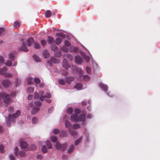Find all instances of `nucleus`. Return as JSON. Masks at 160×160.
<instances>
[{
    "label": "nucleus",
    "instance_id": "f257e3e1",
    "mask_svg": "<svg viewBox=\"0 0 160 160\" xmlns=\"http://www.w3.org/2000/svg\"><path fill=\"white\" fill-rule=\"evenodd\" d=\"M75 114L71 115V119L72 121L74 122H84L85 119L86 114L85 113L81 114L78 116V114L80 113L79 109H76L74 110Z\"/></svg>",
    "mask_w": 160,
    "mask_h": 160
},
{
    "label": "nucleus",
    "instance_id": "f03ea898",
    "mask_svg": "<svg viewBox=\"0 0 160 160\" xmlns=\"http://www.w3.org/2000/svg\"><path fill=\"white\" fill-rule=\"evenodd\" d=\"M20 111L18 110L16 113H14L12 116L8 115V117H5V120L7 125L8 127H10L11 126V122L14 123L15 118H17L20 115Z\"/></svg>",
    "mask_w": 160,
    "mask_h": 160
},
{
    "label": "nucleus",
    "instance_id": "7ed1b4c3",
    "mask_svg": "<svg viewBox=\"0 0 160 160\" xmlns=\"http://www.w3.org/2000/svg\"><path fill=\"white\" fill-rule=\"evenodd\" d=\"M67 144L64 143L62 145L58 142H57L55 145V147L57 150H64L66 149Z\"/></svg>",
    "mask_w": 160,
    "mask_h": 160
},
{
    "label": "nucleus",
    "instance_id": "20e7f679",
    "mask_svg": "<svg viewBox=\"0 0 160 160\" xmlns=\"http://www.w3.org/2000/svg\"><path fill=\"white\" fill-rule=\"evenodd\" d=\"M7 70L8 69L6 67L1 68L0 69V74L4 75L6 77H10L12 75L11 74L7 73Z\"/></svg>",
    "mask_w": 160,
    "mask_h": 160
},
{
    "label": "nucleus",
    "instance_id": "39448f33",
    "mask_svg": "<svg viewBox=\"0 0 160 160\" xmlns=\"http://www.w3.org/2000/svg\"><path fill=\"white\" fill-rule=\"evenodd\" d=\"M19 49L25 52H28V47L27 45V42H23L22 46L19 48Z\"/></svg>",
    "mask_w": 160,
    "mask_h": 160
},
{
    "label": "nucleus",
    "instance_id": "423d86ee",
    "mask_svg": "<svg viewBox=\"0 0 160 160\" xmlns=\"http://www.w3.org/2000/svg\"><path fill=\"white\" fill-rule=\"evenodd\" d=\"M62 66L66 69H68L70 67V66L68 64V61L67 59H64L63 60Z\"/></svg>",
    "mask_w": 160,
    "mask_h": 160
},
{
    "label": "nucleus",
    "instance_id": "0eeeda50",
    "mask_svg": "<svg viewBox=\"0 0 160 160\" xmlns=\"http://www.w3.org/2000/svg\"><path fill=\"white\" fill-rule=\"evenodd\" d=\"M2 84L5 87H8L11 85V82L9 80L6 79L2 81Z\"/></svg>",
    "mask_w": 160,
    "mask_h": 160
},
{
    "label": "nucleus",
    "instance_id": "6e6552de",
    "mask_svg": "<svg viewBox=\"0 0 160 160\" xmlns=\"http://www.w3.org/2000/svg\"><path fill=\"white\" fill-rule=\"evenodd\" d=\"M99 87L105 92H106L107 91L108 88V86L107 85L102 83H101L99 84Z\"/></svg>",
    "mask_w": 160,
    "mask_h": 160
},
{
    "label": "nucleus",
    "instance_id": "1a4fd4ad",
    "mask_svg": "<svg viewBox=\"0 0 160 160\" xmlns=\"http://www.w3.org/2000/svg\"><path fill=\"white\" fill-rule=\"evenodd\" d=\"M81 55L83 57V58L85 59L86 62H88L89 60V58L88 56H87L83 52L80 51Z\"/></svg>",
    "mask_w": 160,
    "mask_h": 160
},
{
    "label": "nucleus",
    "instance_id": "9d476101",
    "mask_svg": "<svg viewBox=\"0 0 160 160\" xmlns=\"http://www.w3.org/2000/svg\"><path fill=\"white\" fill-rule=\"evenodd\" d=\"M51 97V94L48 92L46 93L45 96H41L40 98V100L41 101H43L45 97H46L48 98H49Z\"/></svg>",
    "mask_w": 160,
    "mask_h": 160
},
{
    "label": "nucleus",
    "instance_id": "9b49d317",
    "mask_svg": "<svg viewBox=\"0 0 160 160\" xmlns=\"http://www.w3.org/2000/svg\"><path fill=\"white\" fill-rule=\"evenodd\" d=\"M79 51V49L78 48L75 47H74L70 46V52H77Z\"/></svg>",
    "mask_w": 160,
    "mask_h": 160
},
{
    "label": "nucleus",
    "instance_id": "f8f14e48",
    "mask_svg": "<svg viewBox=\"0 0 160 160\" xmlns=\"http://www.w3.org/2000/svg\"><path fill=\"white\" fill-rule=\"evenodd\" d=\"M75 58L76 62L78 63H79L82 61V59L79 55L76 56L75 57Z\"/></svg>",
    "mask_w": 160,
    "mask_h": 160
},
{
    "label": "nucleus",
    "instance_id": "ddd939ff",
    "mask_svg": "<svg viewBox=\"0 0 160 160\" xmlns=\"http://www.w3.org/2000/svg\"><path fill=\"white\" fill-rule=\"evenodd\" d=\"M26 79L28 85H31L33 84L34 81V78L31 77H28Z\"/></svg>",
    "mask_w": 160,
    "mask_h": 160
},
{
    "label": "nucleus",
    "instance_id": "4468645a",
    "mask_svg": "<svg viewBox=\"0 0 160 160\" xmlns=\"http://www.w3.org/2000/svg\"><path fill=\"white\" fill-rule=\"evenodd\" d=\"M65 127L68 129H71L72 128V126L70 122L68 120H66L65 122Z\"/></svg>",
    "mask_w": 160,
    "mask_h": 160
},
{
    "label": "nucleus",
    "instance_id": "2eb2a0df",
    "mask_svg": "<svg viewBox=\"0 0 160 160\" xmlns=\"http://www.w3.org/2000/svg\"><path fill=\"white\" fill-rule=\"evenodd\" d=\"M40 110L39 107H35L33 108L31 111V113L32 114H34Z\"/></svg>",
    "mask_w": 160,
    "mask_h": 160
},
{
    "label": "nucleus",
    "instance_id": "dca6fc26",
    "mask_svg": "<svg viewBox=\"0 0 160 160\" xmlns=\"http://www.w3.org/2000/svg\"><path fill=\"white\" fill-rule=\"evenodd\" d=\"M20 145L21 148H25L28 146V144L26 142L24 141H22L21 142Z\"/></svg>",
    "mask_w": 160,
    "mask_h": 160
},
{
    "label": "nucleus",
    "instance_id": "f3484780",
    "mask_svg": "<svg viewBox=\"0 0 160 160\" xmlns=\"http://www.w3.org/2000/svg\"><path fill=\"white\" fill-rule=\"evenodd\" d=\"M51 48L52 51L54 52H56L58 50V48L54 44H52L51 46Z\"/></svg>",
    "mask_w": 160,
    "mask_h": 160
},
{
    "label": "nucleus",
    "instance_id": "a211bd4d",
    "mask_svg": "<svg viewBox=\"0 0 160 160\" xmlns=\"http://www.w3.org/2000/svg\"><path fill=\"white\" fill-rule=\"evenodd\" d=\"M70 46L68 47L66 45H63L62 48V50L64 52H68L69 51V49H70Z\"/></svg>",
    "mask_w": 160,
    "mask_h": 160
},
{
    "label": "nucleus",
    "instance_id": "6ab92c4d",
    "mask_svg": "<svg viewBox=\"0 0 160 160\" xmlns=\"http://www.w3.org/2000/svg\"><path fill=\"white\" fill-rule=\"evenodd\" d=\"M51 60L53 63H58L60 62V61L58 59L54 57H51Z\"/></svg>",
    "mask_w": 160,
    "mask_h": 160
},
{
    "label": "nucleus",
    "instance_id": "aec40b11",
    "mask_svg": "<svg viewBox=\"0 0 160 160\" xmlns=\"http://www.w3.org/2000/svg\"><path fill=\"white\" fill-rule=\"evenodd\" d=\"M43 55L45 58H47L49 57L50 53L47 50H45L43 52Z\"/></svg>",
    "mask_w": 160,
    "mask_h": 160
},
{
    "label": "nucleus",
    "instance_id": "412c9836",
    "mask_svg": "<svg viewBox=\"0 0 160 160\" xmlns=\"http://www.w3.org/2000/svg\"><path fill=\"white\" fill-rule=\"evenodd\" d=\"M34 42V39L32 38H30L28 40V46L30 47L32 44Z\"/></svg>",
    "mask_w": 160,
    "mask_h": 160
},
{
    "label": "nucleus",
    "instance_id": "4be33fe9",
    "mask_svg": "<svg viewBox=\"0 0 160 160\" xmlns=\"http://www.w3.org/2000/svg\"><path fill=\"white\" fill-rule=\"evenodd\" d=\"M46 144L48 149L52 148V145L50 141L49 140H47L46 141Z\"/></svg>",
    "mask_w": 160,
    "mask_h": 160
},
{
    "label": "nucleus",
    "instance_id": "5701e85b",
    "mask_svg": "<svg viewBox=\"0 0 160 160\" xmlns=\"http://www.w3.org/2000/svg\"><path fill=\"white\" fill-rule=\"evenodd\" d=\"M65 80L66 82L68 83H69L71 81L74 80V78L72 77L66 78H65Z\"/></svg>",
    "mask_w": 160,
    "mask_h": 160
},
{
    "label": "nucleus",
    "instance_id": "b1692460",
    "mask_svg": "<svg viewBox=\"0 0 160 160\" xmlns=\"http://www.w3.org/2000/svg\"><path fill=\"white\" fill-rule=\"evenodd\" d=\"M75 88L78 90H81L82 89V85L81 83H78L76 84Z\"/></svg>",
    "mask_w": 160,
    "mask_h": 160
},
{
    "label": "nucleus",
    "instance_id": "393cba45",
    "mask_svg": "<svg viewBox=\"0 0 160 160\" xmlns=\"http://www.w3.org/2000/svg\"><path fill=\"white\" fill-rule=\"evenodd\" d=\"M9 59L12 60H13L15 58V55L14 53L12 52H10L8 55Z\"/></svg>",
    "mask_w": 160,
    "mask_h": 160
},
{
    "label": "nucleus",
    "instance_id": "a878e982",
    "mask_svg": "<svg viewBox=\"0 0 160 160\" xmlns=\"http://www.w3.org/2000/svg\"><path fill=\"white\" fill-rule=\"evenodd\" d=\"M48 38L47 42L49 44H51L53 42L54 39L53 38L51 37L48 36Z\"/></svg>",
    "mask_w": 160,
    "mask_h": 160
},
{
    "label": "nucleus",
    "instance_id": "bb28decb",
    "mask_svg": "<svg viewBox=\"0 0 160 160\" xmlns=\"http://www.w3.org/2000/svg\"><path fill=\"white\" fill-rule=\"evenodd\" d=\"M33 58L36 62H40L41 61V59L36 55H33Z\"/></svg>",
    "mask_w": 160,
    "mask_h": 160
},
{
    "label": "nucleus",
    "instance_id": "cd10ccee",
    "mask_svg": "<svg viewBox=\"0 0 160 160\" xmlns=\"http://www.w3.org/2000/svg\"><path fill=\"white\" fill-rule=\"evenodd\" d=\"M62 39L60 38H57L55 40V42L57 45L60 44L62 42Z\"/></svg>",
    "mask_w": 160,
    "mask_h": 160
},
{
    "label": "nucleus",
    "instance_id": "c85d7f7f",
    "mask_svg": "<svg viewBox=\"0 0 160 160\" xmlns=\"http://www.w3.org/2000/svg\"><path fill=\"white\" fill-rule=\"evenodd\" d=\"M41 150L42 152L44 153H46L48 152L47 148L46 146L44 145H43Z\"/></svg>",
    "mask_w": 160,
    "mask_h": 160
},
{
    "label": "nucleus",
    "instance_id": "c756f323",
    "mask_svg": "<svg viewBox=\"0 0 160 160\" xmlns=\"http://www.w3.org/2000/svg\"><path fill=\"white\" fill-rule=\"evenodd\" d=\"M27 91L29 93H32L34 92V88L29 87L27 88Z\"/></svg>",
    "mask_w": 160,
    "mask_h": 160
},
{
    "label": "nucleus",
    "instance_id": "7c9ffc66",
    "mask_svg": "<svg viewBox=\"0 0 160 160\" xmlns=\"http://www.w3.org/2000/svg\"><path fill=\"white\" fill-rule=\"evenodd\" d=\"M45 15L47 18H49L51 15V12L49 10H47L45 13Z\"/></svg>",
    "mask_w": 160,
    "mask_h": 160
},
{
    "label": "nucleus",
    "instance_id": "2f4dec72",
    "mask_svg": "<svg viewBox=\"0 0 160 160\" xmlns=\"http://www.w3.org/2000/svg\"><path fill=\"white\" fill-rule=\"evenodd\" d=\"M19 154L21 157H25L27 155L26 153L24 151H21L19 152Z\"/></svg>",
    "mask_w": 160,
    "mask_h": 160
},
{
    "label": "nucleus",
    "instance_id": "473e14b6",
    "mask_svg": "<svg viewBox=\"0 0 160 160\" xmlns=\"http://www.w3.org/2000/svg\"><path fill=\"white\" fill-rule=\"evenodd\" d=\"M35 105L37 106H41L42 103L39 100H36L34 102Z\"/></svg>",
    "mask_w": 160,
    "mask_h": 160
},
{
    "label": "nucleus",
    "instance_id": "72a5a7b5",
    "mask_svg": "<svg viewBox=\"0 0 160 160\" xmlns=\"http://www.w3.org/2000/svg\"><path fill=\"white\" fill-rule=\"evenodd\" d=\"M4 146L3 144H1L0 145V152L3 153L4 152Z\"/></svg>",
    "mask_w": 160,
    "mask_h": 160
},
{
    "label": "nucleus",
    "instance_id": "f704fd0d",
    "mask_svg": "<svg viewBox=\"0 0 160 160\" xmlns=\"http://www.w3.org/2000/svg\"><path fill=\"white\" fill-rule=\"evenodd\" d=\"M80 126L78 124H74L72 126V128L73 129H78L80 128Z\"/></svg>",
    "mask_w": 160,
    "mask_h": 160
},
{
    "label": "nucleus",
    "instance_id": "c9c22d12",
    "mask_svg": "<svg viewBox=\"0 0 160 160\" xmlns=\"http://www.w3.org/2000/svg\"><path fill=\"white\" fill-rule=\"evenodd\" d=\"M4 64L8 66H10L12 65V63L11 60H8L5 62Z\"/></svg>",
    "mask_w": 160,
    "mask_h": 160
},
{
    "label": "nucleus",
    "instance_id": "e433bc0d",
    "mask_svg": "<svg viewBox=\"0 0 160 160\" xmlns=\"http://www.w3.org/2000/svg\"><path fill=\"white\" fill-rule=\"evenodd\" d=\"M72 135L74 138H76L78 135V132L76 131H73L71 132Z\"/></svg>",
    "mask_w": 160,
    "mask_h": 160
},
{
    "label": "nucleus",
    "instance_id": "4c0bfd02",
    "mask_svg": "<svg viewBox=\"0 0 160 160\" xmlns=\"http://www.w3.org/2000/svg\"><path fill=\"white\" fill-rule=\"evenodd\" d=\"M67 135L66 131H63L61 133L60 136V137H64L66 136Z\"/></svg>",
    "mask_w": 160,
    "mask_h": 160
},
{
    "label": "nucleus",
    "instance_id": "58836bf2",
    "mask_svg": "<svg viewBox=\"0 0 160 160\" xmlns=\"http://www.w3.org/2000/svg\"><path fill=\"white\" fill-rule=\"evenodd\" d=\"M83 78V80L86 81H88L90 79V78L88 75H84Z\"/></svg>",
    "mask_w": 160,
    "mask_h": 160
},
{
    "label": "nucleus",
    "instance_id": "ea45409f",
    "mask_svg": "<svg viewBox=\"0 0 160 160\" xmlns=\"http://www.w3.org/2000/svg\"><path fill=\"white\" fill-rule=\"evenodd\" d=\"M37 148V147L36 145L34 144H32L31 145L30 148H29V150H34Z\"/></svg>",
    "mask_w": 160,
    "mask_h": 160
},
{
    "label": "nucleus",
    "instance_id": "a19ab883",
    "mask_svg": "<svg viewBox=\"0 0 160 160\" xmlns=\"http://www.w3.org/2000/svg\"><path fill=\"white\" fill-rule=\"evenodd\" d=\"M74 148V146L73 145H71L70 147H69V148L68 149V153H70L72 152V151L73 150Z\"/></svg>",
    "mask_w": 160,
    "mask_h": 160
},
{
    "label": "nucleus",
    "instance_id": "79ce46f5",
    "mask_svg": "<svg viewBox=\"0 0 160 160\" xmlns=\"http://www.w3.org/2000/svg\"><path fill=\"white\" fill-rule=\"evenodd\" d=\"M20 25V22L18 21H16L15 22L14 24V25L15 27L16 28H18L19 27Z\"/></svg>",
    "mask_w": 160,
    "mask_h": 160
},
{
    "label": "nucleus",
    "instance_id": "37998d69",
    "mask_svg": "<svg viewBox=\"0 0 160 160\" xmlns=\"http://www.w3.org/2000/svg\"><path fill=\"white\" fill-rule=\"evenodd\" d=\"M51 140L53 142H55L57 140V138L56 136H52L51 138Z\"/></svg>",
    "mask_w": 160,
    "mask_h": 160
},
{
    "label": "nucleus",
    "instance_id": "c03bdc74",
    "mask_svg": "<svg viewBox=\"0 0 160 160\" xmlns=\"http://www.w3.org/2000/svg\"><path fill=\"white\" fill-rule=\"evenodd\" d=\"M57 35L58 37H61L62 38V39H64L65 38V35L61 33H58L57 34Z\"/></svg>",
    "mask_w": 160,
    "mask_h": 160
},
{
    "label": "nucleus",
    "instance_id": "a18cd8bd",
    "mask_svg": "<svg viewBox=\"0 0 160 160\" xmlns=\"http://www.w3.org/2000/svg\"><path fill=\"white\" fill-rule=\"evenodd\" d=\"M4 29L3 28H0V36H2L4 34Z\"/></svg>",
    "mask_w": 160,
    "mask_h": 160
},
{
    "label": "nucleus",
    "instance_id": "49530a36",
    "mask_svg": "<svg viewBox=\"0 0 160 160\" xmlns=\"http://www.w3.org/2000/svg\"><path fill=\"white\" fill-rule=\"evenodd\" d=\"M72 112V108H71L69 107L67 109V112L69 114H71Z\"/></svg>",
    "mask_w": 160,
    "mask_h": 160
},
{
    "label": "nucleus",
    "instance_id": "de8ad7c7",
    "mask_svg": "<svg viewBox=\"0 0 160 160\" xmlns=\"http://www.w3.org/2000/svg\"><path fill=\"white\" fill-rule=\"evenodd\" d=\"M34 48L36 49H39L40 48V46L38 42H35L34 43Z\"/></svg>",
    "mask_w": 160,
    "mask_h": 160
},
{
    "label": "nucleus",
    "instance_id": "09e8293b",
    "mask_svg": "<svg viewBox=\"0 0 160 160\" xmlns=\"http://www.w3.org/2000/svg\"><path fill=\"white\" fill-rule=\"evenodd\" d=\"M39 95L38 93L35 92L34 94V99H38L39 97Z\"/></svg>",
    "mask_w": 160,
    "mask_h": 160
},
{
    "label": "nucleus",
    "instance_id": "8fccbe9b",
    "mask_svg": "<svg viewBox=\"0 0 160 160\" xmlns=\"http://www.w3.org/2000/svg\"><path fill=\"white\" fill-rule=\"evenodd\" d=\"M76 71L78 72L79 73L80 76H82V71L81 68H78L77 70H76Z\"/></svg>",
    "mask_w": 160,
    "mask_h": 160
},
{
    "label": "nucleus",
    "instance_id": "3c124183",
    "mask_svg": "<svg viewBox=\"0 0 160 160\" xmlns=\"http://www.w3.org/2000/svg\"><path fill=\"white\" fill-rule=\"evenodd\" d=\"M67 57L70 61H72L73 60V57L70 54H67Z\"/></svg>",
    "mask_w": 160,
    "mask_h": 160
},
{
    "label": "nucleus",
    "instance_id": "603ef678",
    "mask_svg": "<svg viewBox=\"0 0 160 160\" xmlns=\"http://www.w3.org/2000/svg\"><path fill=\"white\" fill-rule=\"evenodd\" d=\"M82 139V138H81L79 139H78L77 140H76L75 142V145H78L81 141Z\"/></svg>",
    "mask_w": 160,
    "mask_h": 160
},
{
    "label": "nucleus",
    "instance_id": "864d4df0",
    "mask_svg": "<svg viewBox=\"0 0 160 160\" xmlns=\"http://www.w3.org/2000/svg\"><path fill=\"white\" fill-rule=\"evenodd\" d=\"M32 123L33 124H35L37 123V121H38V119L36 117L33 118H32Z\"/></svg>",
    "mask_w": 160,
    "mask_h": 160
},
{
    "label": "nucleus",
    "instance_id": "5fc2aeb1",
    "mask_svg": "<svg viewBox=\"0 0 160 160\" xmlns=\"http://www.w3.org/2000/svg\"><path fill=\"white\" fill-rule=\"evenodd\" d=\"M59 83L60 84L63 85H65V81L62 79H61L59 80Z\"/></svg>",
    "mask_w": 160,
    "mask_h": 160
},
{
    "label": "nucleus",
    "instance_id": "6e6d98bb",
    "mask_svg": "<svg viewBox=\"0 0 160 160\" xmlns=\"http://www.w3.org/2000/svg\"><path fill=\"white\" fill-rule=\"evenodd\" d=\"M55 55L56 57H60L61 56V53L59 52H55Z\"/></svg>",
    "mask_w": 160,
    "mask_h": 160
},
{
    "label": "nucleus",
    "instance_id": "4d7b16f0",
    "mask_svg": "<svg viewBox=\"0 0 160 160\" xmlns=\"http://www.w3.org/2000/svg\"><path fill=\"white\" fill-rule=\"evenodd\" d=\"M34 81L35 83L37 84L39 83L40 82V79L38 78H34Z\"/></svg>",
    "mask_w": 160,
    "mask_h": 160
},
{
    "label": "nucleus",
    "instance_id": "13d9d810",
    "mask_svg": "<svg viewBox=\"0 0 160 160\" xmlns=\"http://www.w3.org/2000/svg\"><path fill=\"white\" fill-rule=\"evenodd\" d=\"M86 70L88 74L91 73V69L90 68L88 67H87L86 68Z\"/></svg>",
    "mask_w": 160,
    "mask_h": 160
},
{
    "label": "nucleus",
    "instance_id": "bf43d9fd",
    "mask_svg": "<svg viewBox=\"0 0 160 160\" xmlns=\"http://www.w3.org/2000/svg\"><path fill=\"white\" fill-rule=\"evenodd\" d=\"M66 45L68 46V47L71 46L70 44L68 41L67 40H65L64 42V45Z\"/></svg>",
    "mask_w": 160,
    "mask_h": 160
},
{
    "label": "nucleus",
    "instance_id": "052dcab7",
    "mask_svg": "<svg viewBox=\"0 0 160 160\" xmlns=\"http://www.w3.org/2000/svg\"><path fill=\"white\" fill-rule=\"evenodd\" d=\"M52 132L53 133L55 134H57L58 132H59L60 131L59 129H54L52 130Z\"/></svg>",
    "mask_w": 160,
    "mask_h": 160
},
{
    "label": "nucleus",
    "instance_id": "680f3d73",
    "mask_svg": "<svg viewBox=\"0 0 160 160\" xmlns=\"http://www.w3.org/2000/svg\"><path fill=\"white\" fill-rule=\"evenodd\" d=\"M72 68L73 72H76V70H77L78 69L77 67L75 65H73L72 67Z\"/></svg>",
    "mask_w": 160,
    "mask_h": 160
},
{
    "label": "nucleus",
    "instance_id": "e2e57ef3",
    "mask_svg": "<svg viewBox=\"0 0 160 160\" xmlns=\"http://www.w3.org/2000/svg\"><path fill=\"white\" fill-rule=\"evenodd\" d=\"M18 148L17 147H16L15 148L14 151V153L16 156H18Z\"/></svg>",
    "mask_w": 160,
    "mask_h": 160
},
{
    "label": "nucleus",
    "instance_id": "0e129e2a",
    "mask_svg": "<svg viewBox=\"0 0 160 160\" xmlns=\"http://www.w3.org/2000/svg\"><path fill=\"white\" fill-rule=\"evenodd\" d=\"M9 158L10 160H15V158L14 156V155L12 154L10 155H9Z\"/></svg>",
    "mask_w": 160,
    "mask_h": 160
},
{
    "label": "nucleus",
    "instance_id": "69168bd1",
    "mask_svg": "<svg viewBox=\"0 0 160 160\" xmlns=\"http://www.w3.org/2000/svg\"><path fill=\"white\" fill-rule=\"evenodd\" d=\"M36 158L38 159H39L40 160H42V159L43 157L41 155L38 154L36 156Z\"/></svg>",
    "mask_w": 160,
    "mask_h": 160
},
{
    "label": "nucleus",
    "instance_id": "338daca9",
    "mask_svg": "<svg viewBox=\"0 0 160 160\" xmlns=\"http://www.w3.org/2000/svg\"><path fill=\"white\" fill-rule=\"evenodd\" d=\"M8 111L10 113L14 111V108L13 107H10L8 109Z\"/></svg>",
    "mask_w": 160,
    "mask_h": 160
},
{
    "label": "nucleus",
    "instance_id": "774afa93",
    "mask_svg": "<svg viewBox=\"0 0 160 160\" xmlns=\"http://www.w3.org/2000/svg\"><path fill=\"white\" fill-rule=\"evenodd\" d=\"M41 43L42 46H44L46 43V41L44 40H41Z\"/></svg>",
    "mask_w": 160,
    "mask_h": 160
}]
</instances>
